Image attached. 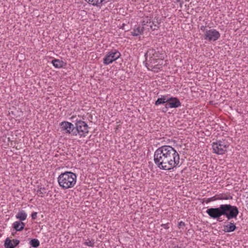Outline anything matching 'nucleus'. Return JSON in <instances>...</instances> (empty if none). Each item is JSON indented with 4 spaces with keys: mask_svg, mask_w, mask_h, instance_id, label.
<instances>
[{
    "mask_svg": "<svg viewBox=\"0 0 248 248\" xmlns=\"http://www.w3.org/2000/svg\"><path fill=\"white\" fill-rule=\"evenodd\" d=\"M224 228V231L226 232H232L237 229L235 224L232 221L229 222L228 224L225 225Z\"/></svg>",
    "mask_w": 248,
    "mask_h": 248,
    "instance_id": "obj_12",
    "label": "nucleus"
},
{
    "mask_svg": "<svg viewBox=\"0 0 248 248\" xmlns=\"http://www.w3.org/2000/svg\"><path fill=\"white\" fill-rule=\"evenodd\" d=\"M89 4L93 6L100 7L105 0H84Z\"/></svg>",
    "mask_w": 248,
    "mask_h": 248,
    "instance_id": "obj_16",
    "label": "nucleus"
},
{
    "mask_svg": "<svg viewBox=\"0 0 248 248\" xmlns=\"http://www.w3.org/2000/svg\"><path fill=\"white\" fill-rule=\"evenodd\" d=\"M228 147V145L225 140H219L212 143L214 153L218 155L224 154L227 151Z\"/></svg>",
    "mask_w": 248,
    "mask_h": 248,
    "instance_id": "obj_5",
    "label": "nucleus"
},
{
    "mask_svg": "<svg viewBox=\"0 0 248 248\" xmlns=\"http://www.w3.org/2000/svg\"><path fill=\"white\" fill-rule=\"evenodd\" d=\"M217 196H216V195H215L213 197L208 198L207 199H204L203 202H205L206 203H208L211 202L217 201Z\"/></svg>",
    "mask_w": 248,
    "mask_h": 248,
    "instance_id": "obj_26",
    "label": "nucleus"
},
{
    "mask_svg": "<svg viewBox=\"0 0 248 248\" xmlns=\"http://www.w3.org/2000/svg\"><path fill=\"white\" fill-rule=\"evenodd\" d=\"M62 130L64 131L65 133L71 134L75 136V124L68 122H62L60 124Z\"/></svg>",
    "mask_w": 248,
    "mask_h": 248,
    "instance_id": "obj_10",
    "label": "nucleus"
},
{
    "mask_svg": "<svg viewBox=\"0 0 248 248\" xmlns=\"http://www.w3.org/2000/svg\"><path fill=\"white\" fill-rule=\"evenodd\" d=\"M217 200H231L232 197L230 195H227L224 194H216Z\"/></svg>",
    "mask_w": 248,
    "mask_h": 248,
    "instance_id": "obj_22",
    "label": "nucleus"
},
{
    "mask_svg": "<svg viewBox=\"0 0 248 248\" xmlns=\"http://www.w3.org/2000/svg\"><path fill=\"white\" fill-rule=\"evenodd\" d=\"M141 25L142 29L144 31L146 30H149L151 29L149 25L151 23V18L148 17H146L141 21Z\"/></svg>",
    "mask_w": 248,
    "mask_h": 248,
    "instance_id": "obj_13",
    "label": "nucleus"
},
{
    "mask_svg": "<svg viewBox=\"0 0 248 248\" xmlns=\"http://www.w3.org/2000/svg\"><path fill=\"white\" fill-rule=\"evenodd\" d=\"M16 218L20 221H22L26 220L27 218V214L24 211H20L16 215Z\"/></svg>",
    "mask_w": 248,
    "mask_h": 248,
    "instance_id": "obj_20",
    "label": "nucleus"
},
{
    "mask_svg": "<svg viewBox=\"0 0 248 248\" xmlns=\"http://www.w3.org/2000/svg\"><path fill=\"white\" fill-rule=\"evenodd\" d=\"M154 160L160 170H170L181 165L180 155L176 150L170 145H163L154 153Z\"/></svg>",
    "mask_w": 248,
    "mask_h": 248,
    "instance_id": "obj_1",
    "label": "nucleus"
},
{
    "mask_svg": "<svg viewBox=\"0 0 248 248\" xmlns=\"http://www.w3.org/2000/svg\"><path fill=\"white\" fill-rule=\"evenodd\" d=\"M156 58L161 61L164 59L165 54L161 47H156L155 48H149L145 54V57L147 60V56Z\"/></svg>",
    "mask_w": 248,
    "mask_h": 248,
    "instance_id": "obj_7",
    "label": "nucleus"
},
{
    "mask_svg": "<svg viewBox=\"0 0 248 248\" xmlns=\"http://www.w3.org/2000/svg\"><path fill=\"white\" fill-rule=\"evenodd\" d=\"M77 174L70 171L62 173L58 177L60 186L63 189L74 187L77 183Z\"/></svg>",
    "mask_w": 248,
    "mask_h": 248,
    "instance_id": "obj_3",
    "label": "nucleus"
},
{
    "mask_svg": "<svg viewBox=\"0 0 248 248\" xmlns=\"http://www.w3.org/2000/svg\"><path fill=\"white\" fill-rule=\"evenodd\" d=\"M168 96L162 95L160 98H158L155 103V106H158L159 105L166 104L167 100L168 99Z\"/></svg>",
    "mask_w": 248,
    "mask_h": 248,
    "instance_id": "obj_19",
    "label": "nucleus"
},
{
    "mask_svg": "<svg viewBox=\"0 0 248 248\" xmlns=\"http://www.w3.org/2000/svg\"><path fill=\"white\" fill-rule=\"evenodd\" d=\"M85 245L90 246V247H93L94 244V242L93 240H89L87 242H85L84 243Z\"/></svg>",
    "mask_w": 248,
    "mask_h": 248,
    "instance_id": "obj_27",
    "label": "nucleus"
},
{
    "mask_svg": "<svg viewBox=\"0 0 248 248\" xmlns=\"http://www.w3.org/2000/svg\"><path fill=\"white\" fill-rule=\"evenodd\" d=\"M158 17H155L154 20H151V23L149 26L153 31L157 30L159 28L160 22L159 21L160 20H158Z\"/></svg>",
    "mask_w": 248,
    "mask_h": 248,
    "instance_id": "obj_15",
    "label": "nucleus"
},
{
    "mask_svg": "<svg viewBox=\"0 0 248 248\" xmlns=\"http://www.w3.org/2000/svg\"><path fill=\"white\" fill-rule=\"evenodd\" d=\"M53 65L57 68H60L63 66L64 62L59 59H54L51 61Z\"/></svg>",
    "mask_w": 248,
    "mask_h": 248,
    "instance_id": "obj_18",
    "label": "nucleus"
},
{
    "mask_svg": "<svg viewBox=\"0 0 248 248\" xmlns=\"http://www.w3.org/2000/svg\"><path fill=\"white\" fill-rule=\"evenodd\" d=\"M220 36V33L216 29H211L205 31L203 34L204 40L209 41H216L219 39Z\"/></svg>",
    "mask_w": 248,
    "mask_h": 248,
    "instance_id": "obj_9",
    "label": "nucleus"
},
{
    "mask_svg": "<svg viewBox=\"0 0 248 248\" xmlns=\"http://www.w3.org/2000/svg\"><path fill=\"white\" fill-rule=\"evenodd\" d=\"M169 223H166V224H162L161 225V226L163 227L164 228H165V229H168L169 228Z\"/></svg>",
    "mask_w": 248,
    "mask_h": 248,
    "instance_id": "obj_31",
    "label": "nucleus"
},
{
    "mask_svg": "<svg viewBox=\"0 0 248 248\" xmlns=\"http://www.w3.org/2000/svg\"><path fill=\"white\" fill-rule=\"evenodd\" d=\"M25 226V224L21 221H17L13 224V228L16 231H22Z\"/></svg>",
    "mask_w": 248,
    "mask_h": 248,
    "instance_id": "obj_14",
    "label": "nucleus"
},
{
    "mask_svg": "<svg viewBox=\"0 0 248 248\" xmlns=\"http://www.w3.org/2000/svg\"><path fill=\"white\" fill-rule=\"evenodd\" d=\"M89 127L87 124L81 120H76L75 123V136L78 135L80 137H85L89 133Z\"/></svg>",
    "mask_w": 248,
    "mask_h": 248,
    "instance_id": "obj_4",
    "label": "nucleus"
},
{
    "mask_svg": "<svg viewBox=\"0 0 248 248\" xmlns=\"http://www.w3.org/2000/svg\"><path fill=\"white\" fill-rule=\"evenodd\" d=\"M144 30L140 27H138L136 28L133 29V31L131 32L132 36H138L140 34H142Z\"/></svg>",
    "mask_w": 248,
    "mask_h": 248,
    "instance_id": "obj_21",
    "label": "nucleus"
},
{
    "mask_svg": "<svg viewBox=\"0 0 248 248\" xmlns=\"http://www.w3.org/2000/svg\"><path fill=\"white\" fill-rule=\"evenodd\" d=\"M46 193V188L43 187H41L39 189L37 190V194L39 196L41 197H43L45 196V194Z\"/></svg>",
    "mask_w": 248,
    "mask_h": 248,
    "instance_id": "obj_25",
    "label": "nucleus"
},
{
    "mask_svg": "<svg viewBox=\"0 0 248 248\" xmlns=\"http://www.w3.org/2000/svg\"><path fill=\"white\" fill-rule=\"evenodd\" d=\"M200 30L202 31L204 33L205 32V31H208V30L206 29V26H202L200 28Z\"/></svg>",
    "mask_w": 248,
    "mask_h": 248,
    "instance_id": "obj_30",
    "label": "nucleus"
},
{
    "mask_svg": "<svg viewBox=\"0 0 248 248\" xmlns=\"http://www.w3.org/2000/svg\"><path fill=\"white\" fill-rule=\"evenodd\" d=\"M149 60H148V62H146L145 64L146 66L148 68V69H150V64H152V65H155V64H158L159 63H157L158 59L155 57L154 58L152 57L149 56Z\"/></svg>",
    "mask_w": 248,
    "mask_h": 248,
    "instance_id": "obj_17",
    "label": "nucleus"
},
{
    "mask_svg": "<svg viewBox=\"0 0 248 248\" xmlns=\"http://www.w3.org/2000/svg\"><path fill=\"white\" fill-rule=\"evenodd\" d=\"M186 226V224L184 222L181 221L178 223V227L179 229H181V228H183Z\"/></svg>",
    "mask_w": 248,
    "mask_h": 248,
    "instance_id": "obj_28",
    "label": "nucleus"
},
{
    "mask_svg": "<svg viewBox=\"0 0 248 248\" xmlns=\"http://www.w3.org/2000/svg\"><path fill=\"white\" fill-rule=\"evenodd\" d=\"M37 212H33L32 213L31 215V218H32V219H35L37 217Z\"/></svg>",
    "mask_w": 248,
    "mask_h": 248,
    "instance_id": "obj_29",
    "label": "nucleus"
},
{
    "mask_svg": "<svg viewBox=\"0 0 248 248\" xmlns=\"http://www.w3.org/2000/svg\"><path fill=\"white\" fill-rule=\"evenodd\" d=\"M121 54L116 49L111 50L108 52L103 59V63L105 65H108L118 59Z\"/></svg>",
    "mask_w": 248,
    "mask_h": 248,
    "instance_id": "obj_6",
    "label": "nucleus"
},
{
    "mask_svg": "<svg viewBox=\"0 0 248 248\" xmlns=\"http://www.w3.org/2000/svg\"><path fill=\"white\" fill-rule=\"evenodd\" d=\"M181 103L177 97H168L167 100V103L162 109V111L166 113L169 108H177L181 106Z\"/></svg>",
    "mask_w": 248,
    "mask_h": 248,
    "instance_id": "obj_8",
    "label": "nucleus"
},
{
    "mask_svg": "<svg viewBox=\"0 0 248 248\" xmlns=\"http://www.w3.org/2000/svg\"><path fill=\"white\" fill-rule=\"evenodd\" d=\"M174 2H179L180 3V7H182V4L183 3L182 0H175V1H174Z\"/></svg>",
    "mask_w": 248,
    "mask_h": 248,
    "instance_id": "obj_32",
    "label": "nucleus"
},
{
    "mask_svg": "<svg viewBox=\"0 0 248 248\" xmlns=\"http://www.w3.org/2000/svg\"><path fill=\"white\" fill-rule=\"evenodd\" d=\"M30 244L32 247L36 248L39 246L40 242L38 239L33 238L30 241Z\"/></svg>",
    "mask_w": 248,
    "mask_h": 248,
    "instance_id": "obj_24",
    "label": "nucleus"
},
{
    "mask_svg": "<svg viewBox=\"0 0 248 248\" xmlns=\"http://www.w3.org/2000/svg\"><path fill=\"white\" fill-rule=\"evenodd\" d=\"M162 63L155 64V65H152V64H150V69H151V70L154 72H158L159 70H160L162 68Z\"/></svg>",
    "mask_w": 248,
    "mask_h": 248,
    "instance_id": "obj_23",
    "label": "nucleus"
},
{
    "mask_svg": "<svg viewBox=\"0 0 248 248\" xmlns=\"http://www.w3.org/2000/svg\"><path fill=\"white\" fill-rule=\"evenodd\" d=\"M206 213L213 219L219 221L222 216H225L227 220L236 218L239 214L238 208L230 204H221L218 207L208 208Z\"/></svg>",
    "mask_w": 248,
    "mask_h": 248,
    "instance_id": "obj_2",
    "label": "nucleus"
},
{
    "mask_svg": "<svg viewBox=\"0 0 248 248\" xmlns=\"http://www.w3.org/2000/svg\"><path fill=\"white\" fill-rule=\"evenodd\" d=\"M20 243V241L18 239H10L7 237L4 242V247L5 248H15Z\"/></svg>",
    "mask_w": 248,
    "mask_h": 248,
    "instance_id": "obj_11",
    "label": "nucleus"
}]
</instances>
